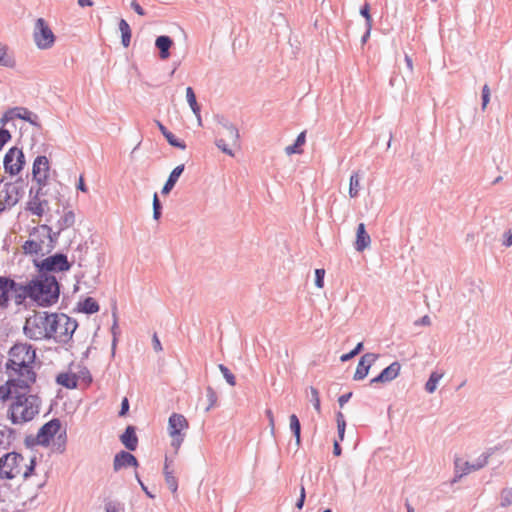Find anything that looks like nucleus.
I'll list each match as a JSON object with an SVG mask.
<instances>
[{"instance_id": "nucleus-1", "label": "nucleus", "mask_w": 512, "mask_h": 512, "mask_svg": "<svg viewBox=\"0 0 512 512\" xmlns=\"http://www.w3.org/2000/svg\"><path fill=\"white\" fill-rule=\"evenodd\" d=\"M20 293L17 295V303L29 297L41 306H49L57 302L60 288L55 276L47 273L39 275L27 285L19 286Z\"/></svg>"}, {"instance_id": "nucleus-2", "label": "nucleus", "mask_w": 512, "mask_h": 512, "mask_svg": "<svg viewBox=\"0 0 512 512\" xmlns=\"http://www.w3.org/2000/svg\"><path fill=\"white\" fill-rule=\"evenodd\" d=\"M5 374L6 383L0 386V400L6 401L15 388L30 389L36 381L34 365L24 364L17 361H6Z\"/></svg>"}, {"instance_id": "nucleus-3", "label": "nucleus", "mask_w": 512, "mask_h": 512, "mask_svg": "<svg viewBox=\"0 0 512 512\" xmlns=\"http://www.w3.org/2000/svg\"><path fill=\"white\" fill-rule=\"evenodd\" d=\"M30 389L15 388L11 391L13 401L9 408L10 419L13 424H22L32 420L39 413L41 400L36 395L29 394Z\"/></svg>"}, {"instance_id": "nucleus-4", "label": "nucleus", "mask_w": 512, "mask_h": 512, "mask_svg": "<svg viewBox=\"0 0 512 512\" xmlns=\"http://www.w3.org/2000/svg\"><path fill=\"white\" fill-rule=\"evenodd\" d=\"M35 466V460L30 459L29 464L25 462L21 454L12 452L0 458V478L14 479L22 474L24 479L28 478Z\"/></svg>"}, {"instance_id": "nucleus-5", "label": "nucleus", "mask_w": 512, "mask_h": 512, "mask_svg": "<svg viewBox=\"0 0 512 512\" xmlns=\"http://www.w3.org/2000/svg\"><path fill=\"white\" fill-rule=\"evenodd\" d=\"M52 313L35 312L26 318L24 334L31 340H50L52 333Z\"/></svg>"}, {"instance_id": "nucleus-6", "label": "nucleus", "mask_w": 512, "mask_h": 512, "mask_svg": "<svg viewBox=\"0 0 512 512\" xmlns=\"http://www.w3.org/2000/svg\"><path fill=\"white\" fill-rule=\"evenodd\" d=\"M240 134L238 129L234 124L228 121L225 118H220L218 120L217 127V138L215 140V145L225 154L233 157L234 153L230 146H238L239 145Z\"/></svg>"}, {"instance_id": "nucleus-7", "label": "nucleus", "mask_w": 512, "mask_h": 512, "mask_svg": "<svg viewBox=\"0 0 512 512\" xmlns=\"http://www.w3.org/2000/svg\"><path fill=\"white\" fill-rule=\"evenodd\" d=\"M51 339L56 343L66 344L78 327L76 320L63 313H52Z\"/></svg>"}, {"instance_id": "nucleus-8", "label": "nucleus", "mask_w": 512, "mask_h": 512, "mask_svg": "<svg viewBox=\"0 0 512 512\" xmlns=\"http://www.w3.org/2000/svg\"><path fill=\"white\" fill-rule=\"evenodd\" d=\"M189 427L188 421L184 415L173 413L168 420V432L171 437V446L177 451L182 445L186 431Z\"/></svg>"}, {"instance_id": "nucleus-9", "label": "nucleus", "mask_w": 512, "mask_h": 512, "mask_svg": "<svg viewBox=\"0 0 512 512\" xmlns=\"http://www.w3.org/2000/svg\"><path fill=\"white\" fill-rule=\"evenodd\" d=\"M33 39L39 49H49L54 45L55 35L43 18L35 21Z\"/></svg>"}, {"instance_id": "nucleus-10", "label": "nucleus", "mask_w": 512, "mask_h": 512, "mask_svg": "<svg viewBox=\"0 0 512 512\" xmlns=\"http://www.w3.org/2000/svg\"><path fill=\"white\" fill-rule=\"evenodd\" d=\"M75 223V214L73 211H67L65 214L58 220L57 226L58 230L54 233H52L51 227L48 225H40L37 228H34V233H40L43 235V237H46L49 239V242L52 244L57 241L58 236L60 235L61 231L68 229L72 227Z\"/></svg>"}, {"instance_id": "nucleus-11", "label": "nucleus", "mask_w": 512, "mask_h": 512, "mask_svg": "<svg viewBox=\"0 0 512 512\" xmlns=\"http://www.w3.org/2000/svg\"><path fill=\"white\" fill-rule=\"evenodd\" d=\"M36 350L28 343H16L8 352L7 361H17L24 364H35Z\"/></svg>"}, {"instance_id": "nucleus-12", "label": "nucleus", "mask_w": 512, "mask_h": 512, "mask_svg": "<svg viewBox=\"0 0 512 512\" xmlns=\"http://www.w3.org/2000/svg\"><path fill=\"white\" fill-rule=\"evenodd\" d=\"M490 454H482L476 459L475 462L462 461L461 459L455 460V477L453 482H457L464 475L469 474L472 471H478L485 467L488 463Z\"/></svg>"}, {"instance_id": "nucleus-13", "label": "nucleus", "mask_w": 512, "mask_h": 512, "mask_svg": "<svg viewBox=\"0 0 512 512\" xmlns=\"http://www.w3.org/2000/svg\"><path fill=\"white\" fill-rule=\"evenodd\" d=\"M38 267L39 272L48 274V272L68 271L71 265L68 262L66 255L57 253L42 260Z\"/></svg>"}, {"instance_id": "nucleus-14", "label": "nucleus", "mask_w": 512, "mask_h": 512, "mask_svg": "<svg viewBox=\"0 0 512 512\" xmlns=\"http://www.w3.org/2000/svg\"><path fill=\"white\" fill-rule=\"evenodd\" d=\"M19 199V187L14 183H5L2 185V179H0V213L14 206L18 203Z\"/></svg>"}, {"instance_id": "nucleus-15", "label": "nucleus", "mask_w": 512, "mask_h": 512, "mask_svg": "<svg viewBox=\"0 0 512 512\" xmlns=\"http://www.w3.org/2000/svg\"><path fill=\"white\" fill-rule=\"evenodd\" d=\"M4 168L10 175H17L25 164V156L21 149L12 147L4 156Z\"/></svg>"}, {"instance_id": "nucleus-16", "label": "nucleus", "mask_w": 512, "mask_h": 512, "mask_svg": "<svg viewBox=\"0 0 512 512\" xmlns=\"http://www.w3.org/2000/svg\"><path fill=\"white\" fill-rule=\"evenodd\" d=\"M61 422L55 418L45 423L38 431L36 442L42 446H48L51 439L60 431Z\"/></svg>"}, {"instance_id": "nucleus-17", "label": "nucleus", "mask_w": 512, "mask_h": 512, "mask_svg": "<svg viewBox=\"0 0 512 512\" xmlns=\"http://www.w3.org/2000/svg\"><path fill=\"white\" fill-rule=\"evenodd\" d=\"M49 161L46 156H37L33 162L32 174L39 187L46 185L49 172Z\"/></svg>"}, {"instance_id": "nucleus-18", "label": "nucleus", "mask_w": 512, "mask_h": 512, "mask_svg": "<svg viewBox=\"0 0 512 512\" xmlns=\"http://www.w3.org/2000/svg\"><path fill=\"white\" fill-rule=\"evenodd\" d=\"M20 284L6 277H0V307L8 305L9 298L12 294L15 295L17 302V295L20 293Z\"/></svg>"}, {"instance_id": "nucleus-19", "label": "nucleus", "mask_w": 512, "mask_h": 512, "mask_svg": "<svg viewBox=\"0 0 512 512\" xmlns=\"http://www.w3.org/2000/svg\"><path fill=\"white\" fill-rule=\"evenodd\" d=\"M377 359H378V355L375 353L364 354L361 357V359L357 365V368H356V371H355L354 377H353L354 380L358 381V380L364 379L367 376L370 367Z\"/></svg>"}, {"instance_id": "nucleus-20", "label": "nucleus", "mask_w": 512, "mask_h": 512, "mask_svg": "<svg viewBox=\"0 0 512 512\" xmlns=\"http://www.w3.org/2000/svg\"><path fill=\"white\" fill-rule=\"evenodd\" d=\"M400 369H401L400 363L395 361V362L391 363L388 367L383 369L378 376L371 379L370 384L373 385L376 383L391 382L399 375Z\"/></svg>"}, {"instance_id": "nucleus-21", "label": "nucleus", "mask_w": 512, "mask_h": 512, "mask_svg": "<svg viewBox=\"0 0 512 512\" xmlns=\"http://www.w3.org/2000/svg\"><path fill=\"white\" fill-rule=\"evenodd\" d=\"M138 466V461L134 455L129 452L121 451L114 457L113 468L115 471H119L123 467Z\"/></svg>"}, {"instance_id": "nucleus-22", "label": "nucleus", "mask_w": 512, "mask_h": 512, "mask_svg": "<svg viewBox=\"0 0 512 512\" xmlns=\"http://www.w3.org/2000/svg\"><path fill=\"white\" fill-rule=\"evenodd\" d=\"M371 244V237L366 231V227L364 223H360L357 227L356 231V240L354 243L355 250L358 252H363L367 249Z\"/></svg>"}, {"instance_id": "nucleus-23", "label": "nucleus", "mask_w": 512, "mask_h": 512, "mask_svg": "<svg viewBox=\"0 0 512 512\" xmlns=\"http://www.w3.org/2000/svg\"><path fill=\"white\" fill-rule=\"evenodd\" d=\"M172 45L173 40L169 36L161 35L156 38L155 46L159 49V56L162 60L169 58Z\"/></svg>"}, {"instance_id": "nucleus-24", "label": "nucleus", "mask_w": 512, "mask_h": 512, "mask_svg": "<svg viewBox=\"0 0 512 512\" xmlns=\"http://www.w3.org/2000/svg\"><path fill=\"white\" fill-rule=\"evenodd\" d=\"M33 233H34V231L30 234V236L33 238L30 240H27L22 246V248L26 254H39V253L43 252V243L44 242L42 240H38L36 238L37 236H43V235L40 233H35V235L33 236L32 235Z\"/></svg>"}, {"instance_id": "nucleus-25", "label": "nucleus", "mask_w": 512, "mask_h": 512, "mask_svg": "<svg viewBox=\"0 0 512 512\" xmlns=\"http://www.w3.org/2000/svg\"><path fill=\"white\" fill-rule=\"evenodd\" d=\"M120 440L128 450H136L138 438L136 436L135 428L133 426H128L124 433L121 435Z\"/></svg>"}, {"instance_id": "nucleus-26", "label": "nucleus", "mask_w": 512, "mask_h": 512, "mask_svg": "<svg viewBox=\"0 0 512 512\" xmlns=\"http://www.w3.org/2000/svg\"><path fill=\"white\" fill-rule=\"evenodd\" d=\"M15 118L25 120L31 125L41 128L38 115L25 107H15Z\"/></svg>"}, {"instance_id": "nucleus-27", "label": "nucleus", "mask_w": 512, "mask_h": 512, "mask_svg": "<svg viewBox=\"0 0 512 512\" xmlns=\"http://www.w3.org/2000/svg\"><path fill=\"white\" fill-rule=\"evenodd\" d=\"M42 188L39 187L36 191L35 196L28 202L27 204V210H29L32 214L37 216H42L44 214V205H47V201H40L39 195Z\"/></svg>"}, {"instance_id": "nucleus-28", "label": "nucleus", "mask_w": 512, "mask_h": 512, "mask_svg": "<svg viewBox=\"0 0 512 512\" xmlns=\"http://www.w3.org/2000/svg\"><path fill=\"white\" fill-rule=\"evenodd\" d=\"M184 171V165H178L176 166L172 172L170 173L166 183L164 184L161 193L166 195L169 194L170 191L174 188L176 182L178 181L179 177Z\"/></svg>"}, {"instance_id": "nucleus-29", "label": "nucleus", "mask_w": 512, "mask_h": 512, "mask_svg": "<svg viewBox=\"0 0 512 512\" xmlns=\"http://www.w3.org/2000/svg\"><path fill=\"white\" fill-rule=\"evenodd\" d=\"M56 382L65 388L74 389L77 387L78 377L74 373L63 372L57 375Z\"/></svg>"}, {"instance_id": "nucleus-30", "label": "nucleus", "mask_w": 512, "mask_h": 512, "mask_svg": "<svg viewBox=\"0 0 512 512\" xmlns=\"http://www.w3.org/2000/svg\"><path fill=\"white\" fill-rule=\"evenodd\" d=\"M157 126L171 146L177 147L180 149L186 148L185 143L183 141L177 139L175 137V135L172 132H170L161 122L157 121Z\"/></svg>"}, {"instance_id": "nucleus-31", "label": "nucleus", "mask_w": 512, "mask_h": 512, "mask_svg": "<svg viewBox=\"0 0 512 512\" xmlns=\"http://www.w3.org/2000/svg\"><path fill=\"white\" fill-rule=\"evenodd\" d=\"M164 476H165V482H166L168 488L170 489V491L173 494H176L177 489H178V482H177V478L174 476L173 470L169 469V462H168L167 458L165 460Z\"/></svg>"}, {"instance_id": "nucleus-32", "label": "nucleus", "mask_w": 512, "mask_h": 512, "mask_svg": "<svg viewBox=\"0 0 512 512\" xmlns=\"http://www.w3.org/2000/svg\"><path fill=\"white\" fill-rule=\"evenodd\" d=\"M290 430L295 437V445L298 449L301 445V424L298 417L295 414L289 416Z\"/></svg>"}, {"instance_id": "nucleus-33", "label": "nucleus", "mask_w": 512, "mask_h": 512, "mask_svg": "<svg viewBox=\"0 0 512 512\" xmlns=\"http://www.w3.org/2000/svg\"><path fill=\"white\" fill-rule=\"evenodd\" d=\"M78 305L79 311L84 312L86 314H93L99 311V305L92 297H87Z\"/></svg>"}, {"instance_id": "nucleus-34", "label": "nucleus", "mask_w": 512, "mask_h": 512, "mask_svg": "<svg viewBox=\"0 0 512 512\" xmlns=\"http://www.w3.org/2000/svg\"><path fill=\"white\" fill-rule=\"evenodd\" d=\"M443 376H444V373H439L437 371H433L430 374L429 379L425 384V390L430 394L434 393L437 389V385H438L439 381L443 378Z\"/></svg>"}, {"instance_id": "nucleus-35", "label": "nucleus", "mask_w": 512, "mask_h": 512, "mask_svg": "<svg viewBox=\"0 0 512 512\" xmlns=\"http://www.w3.org/2000/svg\"><path fill=\"white\" fill-rule=\"evenodd\" d=\"M119 30L121 32V42L124 47H128L131 41V29L126 20L121 19L119 22Z\"/></svg>"}, {"instance_id": "nucleus-36", "label": "nucleus", "mask_w": 512, "mask_h": 512, "mask_svg": "<svg viewBox=\"0 0 512 512\" xmlns=\"http://www.w3.org/2000/svg\"><path fill=\"white\" fill-rule=\"evenodd\" d=\"M306 141V133L305 131L301 132L297 139L295 140V143L293 145H289L285 148V152L287 155H292V154H299L302 152V150L300 149V147L305 143Z\"/></svg>"}, {"instance_id": "nucleus-37", "label": "nucleus", "mask_w": 512, "mask_h": 512, "mask_svg": "<svg viewBox=\"0 0 512 512\" xmlns=\"http://www.w3.org/2000/svg\"><path fill=\"white\" fill-rule=\"evenodd\" d=\"M186 99L195 116H199L200 106L197 103L196 95L191 87L186 88Z\"/></svg>"}, {"instance_id": "nucleus-38", "label": "nucleus", "mask_w": 512, "mask_h": 512, "mask_svg": "<svg viewBox=\"0 0 512 512\" xmlns=\"http://www.w3.org/2000/svg\"><path fill=\"white\" fill-rule=\"evenodd\" d=\"M360 190V178L359 174L357 172H354L350 176V183H349V195L350 197L354 198L358 195V192Z\"/></svg>"}, {"instance_id": "nucleus-39", "label": "nucleus", "mask_w": 512, "mask_h": 512, "mask_svg": "<svg viewBox=\"0 0 512 512\" xmlns=\"http://www.w3.org/2000/svg\"><path fill=\"white\" fill-rule=\"evenodd\" d=\"M310 402L318 414L321 413V403L319 392L316 388L310 387Z\"/></svg>"}, {"instance_id": "nucleus-40", "label": "nucleus", "mask_w": 512, "mask_h": 512, "mask_svg": "<svg viewBox=\"0 0 512 512\" xmlns=\"http://www.w3.org/2000/svg\"><path fill=\"white\" fill-rule=\"evenodd\" d=\"M500 505L508 507L512 505V488H504L500 494Z\"/></svg>"}, {"instance_id": "nucleus-41", "label": "nucleus", "mask_w": 512, "mask_h": 512, "mask_svg": "<svg viewBox=\"0 0 512 512\" xmlns=\"http://www.w3.org/2000/svg\"><path fill=\"white\" fill-rule=\"evenodd\" d=\"M13 63V60L7 57V46L0 43V66L11 67Z\"/></svg>"}, {"instance_id": "nucleus-42", "label": "nucleus", "mask_w": 512, "mask_h": 512, "mask_svg": "<svg viewBox=\"0 0 512 512\" xmlns=\"http://www.w3.org/2000/svg\"><path fill=\"white\" fill-rule=\"evenodd\" d=\"M218 368H219L220 372L222 373L223 377L225 378V380L227 381V383L231 386H235L236 378H235L234 374L231 373V371L223 364H219Z\"/></svg>"}, {"instance_id": "nucleus-43", "label": "nucleus", "mask_w": 512, "mask_h": 512, "mask_svg": "<svg viewBox=\"0 0 512 512\" xmlns=\"http://www.w3.org/2000/svg\"><path fill=\"white\" fill-rule=\"evenodd\" d=\"M206 398L208 401V406L206 407V411H209L211 408L216 406L217 400H218L216 392L210 386L207 387V389H206Z\"/></svg>"}, {"instance_id": "nucleus-44", "label": "nucleus", "mask_w": 512, "mask_h": 512, "mask_svg": "<svg viewBox=\"0 0 512 512\" xmlns=\"http://www.w3.org/2000/svg\"><path fill=\"white\" fill-rule=\"evenodd\" d=\"M113 318H114V322H113V325L111 327V333L113 335L112 351L114 352L115 347H116V343H117V335L119 334V326H118V323H117V316H116L115 312H113Z\"/></svg>"}, {"instance_id": "nucleus-45", "label": "nucleus", "mask_w": 512, "mask_h": 512, "mask_svg": "<svg viewBox=\"0 0 512 512\" xmlns=\"http://www.w3.org/2000/svg\"><path fill=\"white\" fill-rule=\"evenodd\" d=\"M360 14L365 18L366 20V27H369V29L372 28V18H371V15H370V6L369 4H365L361 9H360Z\"/></svg>"}, {"instance_id": "nucleus-46", "label": "nucleus", "mask_w": 512, "mask_h": 512, "mask_svg": "<svg viewBox=\"0 0 512 512\" xmlns=\"http://www.w3.org/2000/svg\"><path fill=\"white\" fill-rule=\"evenodd\" d=\"M324 276H325V270L324 269H316L315 270V285L318 288H323V286H324Z\"/></svg>"}, {"instance_id": "nucleus-47", "label": "nucleus", "mask_w": 512, "mask_h": 512, "mask_svg": "<svg viewBox=\"0 0 512 512\" xmlns=\"http://www.w3.org/2000/svg\"><path fill=\"white\" fill-rule=\"evenodd\" d=\"M490 101V89L487 84L482 88V109L485 110Z\"/></svg>"}, {"instance_id": "nucleus-48", "label": "nucleus", "mask_w": 512, "mask_h": 512, "mask_svg": "<svg viewBox=\"0 0 512 512\" xmlns=\"http://www.w3.org/2000/svg\"><path fill=\"white\" fill-rule=\"evenodd\" d=\"M15 118V107L14 108H11L9 109L8 111H6L4 113V115L1 117L0 119V124L1 125H5L7 124L10 120L14 119Z\"/></svg>"}, {"instance_id": "nucleus-49", "label": "nucleus", "mask_w": 512, "mask_h": 512, "mask_svg": "<svg viewBox=\"0 0 512 512\" xmlns=\"http://www.w3.org/2000/svg\"><path fill=\"white\" fill-rule=\"evenodd\" d=\"M11 139V134L8 130L0 128V149Z\"/></svg>"}, {"instance_id": "nucleus-50", "label": "nucleus", "mask_w": 512, "mask_h": 512, "mask_svg": "<svg viewBox=\"0 0 512 512\" xmlns=\"http://www.w3.org/2000/svg\"><path fill=\"white\" fill-rule=\"evenodd\" d=\"M131 8L140 16H144L146 14L144 9L139 5V3L136 0H133L131 2Z\"/></svg>"}, {"instance_id": "nucleus-51", "label": "nucleus", "mask_w": 512, "mask_h": 512, "mask_svg": "<svg viewBox=\"0 0 512 512\" xmlns=\"http://www.w3.org/2000/svg\"><path fill=\"white\" fill-rule=\"evenodd\" d=\"M57 440L59 441L58 451L63 452L65 449L66 432L64 431L62 434H60Z\"/></svg>"}, {"instance_id": "nucleus-52", "label": "nucleus", "mask_w": 512, "mask_h": 512, "mask_svg": "<svg viewBox=\"0 0 512 512\" xmlns=\"http://www.w3.org/2000/svg\"><path fill=\"white\" fill-rule=\"evenodd\" d=\"M503 237H504L503 245L506 247L512 246V230H508L507 232H505Z\"/></svg>"}, {"instance_id": "nucleus-53", "label": "nucleus", "mask_w": 512, "mask_h": 512, "mask_svg": "<svg viewBox=\"0 0 512 512\" xmlns=\"http://www.w3.org/2000/svg\"><path fill=\"white\" fill-rule=\"evenodd\" d=\"M305 501V488L302 486L300 490V497L296 502V507L302 509Z\"/></svg>"}, {"instance_id": "nucleus-54", "label": "nucleus", "mask_w": 512, "mask_h": 512, "mask_svg": "<svg viewBox=\"0 0 512 512\" xmlns=\"http://www.w3.org/2000/svg\"><path fill=\"white\" fill-rule=\"evenodd\" d=\"M152 344H153V348L156 352H160L162 351V345H161V342L157 336V334H154L153 335V338H152Z\"/></svg>"}, {"instance_id": "nucleus-55", "label": "nucleus", "mask_w": 512, "mask_h": 512, "mask_svg": "<svg viewBox=\"0 0 512 512\" xmlns=\"http://www.w3.org/2000/svg\"><path fill=\"white\" fill-rule=\"evenodd\" d=\"M351 397H352V392L341 395L338 398V403H339L340 407H343L345 405V403H347L350 400Z\"/></svg>"}, {"instance_id": "nucleus-56", "label": "nucleus", "mask_w": 512, "mask_h": 512, "mask_svg": "<svg viewBox=\"0 0 512 512\" xmlns=\"http://www.w3.org/2000/svg\"><path fill=\"white\" fill-rule=\"evenodd\" d=\"M266 415H267L268 420H269V426H270L271 432L274 433L275 422H274V416H273L272 411L270 409H267L266 410Z\"/></svg>"}, {"instance_id": "nucleus-57", "label": "nucleus", "mask_w": 512, "mask_h": 512, "mask_svg": "<svg viewBox=\"0 0 512 512\" xmlns=\"http://www.w3.org/2000/svg\"><path fill=\"white\" fill-rule=\"evenodd\" d=\"M129 409V402L127 398H124L121 403V410L119 412L120 416H124Z\"/></svg>"}, {"instance_id": "nucleus-58", "label": "nucleus", "mask_w": 512, "mask_h": 512, "mask_svg": "<svg viewBox=\"0 0 512 512\" xmlns=\"http://www.w3.org/2000/svg\"><path fill=\"white\" fill-rule=\"evenodd\" d=\"M416 325L429 326L431 324L430 317L428 315L423 316L421 319L415 322Z\"/></svg>"}, {"instance_id": "nucleus-59", "label": "nucleus", "mask_w": 512, "mask_h": 512, "mask_svg": "<svg viewBox=\"0 0 512 512\" xmlns=\"http://www.w3.org/2000/svg\"><path fill=\"white\" fill-rule=\"evenodd\" d=\"M405 63H406V67H407L408 71L410 73H413V60L407 54L405 55Z\"/></svg>"}, {"instance_id": "nucleus-60", "label": "nucleus", "mask_w": 512, "mask_h": 512, "mask_svg": "<svg viewBox=\"0 0 512 512\" xmlns=\"http://www.w3.org/2000/svg\"><path fill=\"white\" fill-rule=\"evenodd\" d=\"M345 428H346V424H340V425H337V429H338V436H339V439H340L341 441L344 439Z\"/></svg>"}, {"instance_id": "nucleus-61", "label": "nucleus", "mask_w": 512, "mask_h": 512, "mask_svg": "<svg viewBox=\"0 0 512 512\" xmlns=\"http://www.w3.org/2000/svg\"><path fill=\"white\" fill-rule=\"evenodd\" d=\"M77 4L81 7H91L94 2L92 0H78Z\"/></svg>"}, {"instance_id": "nucleus-62", "label": "nucleus", "mask_w": 512, "mask_h": 512, "mask_svg": "<svg viewBox=\"0 0 512 512\" xmlns=\"http://www.w3.org/2000/svg\"><path fill=\"white\" fill-rule=\"evenodd\" d=\"M77 189L82 191V192H87V187H86V185L84 183V179H83L82 176H80V178H79Z\"/></svg>"}, {"instance_id": "nucleus-63", "label": "nucleus", "mask_w": 512, "mask_h": 512, "mask_svg": "<svg viewBox=\"0 0 512 512\" xmlns=\"http://www.w3.org/2000/svg\"><path fill=\"white\" fill-rule=\"evenodd\" d=\"M341 452H342V450H341L339 443L337 441H335L334 445H333V454L335 456H340Z\"/></svg>"}, {"instance_id": "nucleus-64", "label": "nucleus", "mask_w": 512, "mask_h": 512, "mask_svg": "<svg viewBox=\"0 0 512 512\" xmlns=\"http://www.w3.org/2000/svg\"><path fill=\"white\" fill-rule=\"evenodd\" d=\"M354 356H356L355 354H353V351H350L349 353H346V354H343L341 357H340V360L342 362H346L350 359H352Z\"/></svg>"}]
</instances>
